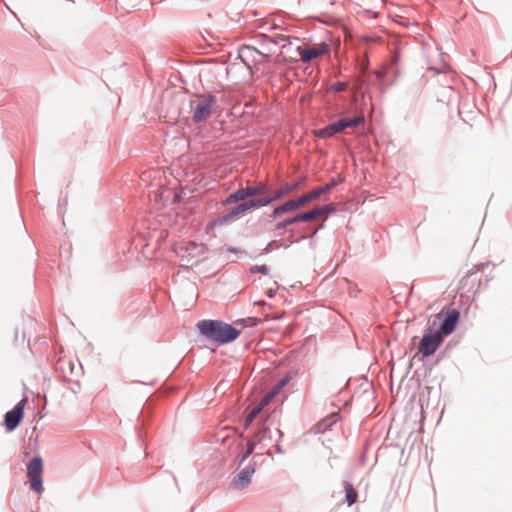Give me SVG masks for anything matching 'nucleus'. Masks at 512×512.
<instances>
[{"instance_id":"obj_23","label":"nucleus","mask_w":512,"mask_h":512,"mask_svg":"<svg viewBox=\"0 0 512 512\" xmlns=\"http://www.w3.org/2000/svg\"><path fill=\"white\" fill-rule=\"evenodd\" d=\"M261 411L262 410L259 409V407L256 405L251 409V411L247 414L246 418L244 419L245 429H248L252 425V423L254 422V420L260 414Z\"/></svg>"},{"instance_id":"obj_6","label":"nucleus","mask_w":512,"mask_h":512,"mask_svg":"<svg viewBox=\"0 0 512 512\" xmlns=\"http://www.w3.org/2000/svg\"><path fill=\"white\" fill-rule=\"evenodd\" d=\"M364 122L365 117L362 114L352 117L340 118L337 121H334L323 128L315 130L314 135L322 139L330 138L344 131L347 128H355L359 125H362L364 124Z\"/></svg>"},{"instance_id":"obj_20","label":"nucleus","mask_w":512,"mask_h":512,"mask_svg":"<svg viewBox=\"0 0 512 512\" xmlns=\"http://www.w3.org/2000/svg\"><path fill=\"white\" fill-rule=\"evenodd\" d=\"M255 447L256 441L249 439L247 441L246 450H244V452L237 459L238 466L242 465L249 458V456L253 454Z\"/></svg>"},{"instance_id":"obj_43","label":"nucleus","mask_w":512,"mask_h":512,"mask_svg":"<svg viewBox=\"0 0 512 512\" xmlns=\"http://www.w3.org/2000/svg\"><path fill=\"white\" fill-rule=\"evenodd\" d=\"M25 339H26V335H25V333L23 332V333H22V340H21V341H22V342H24V341H25Z\"/></svg>"},{"instance_id":"obj_18","label":"nucleus","mask_w":512,"mask_h":512,"mask_svg":"<svg viewBox=\"0 0 512 512\" xmlns=\"http://www.w3.org/2000/svg\"><path fill=\"white\" fill-rule=\"evenodd\" d=\"M344 490H345V501L348 506H352L358 498V492L349 482H344Z\"/></svg>"},{"instance_id":"obj_8","label":"nucleus","mask_w":512,"mask_h":512,"mask_svg":"<svg viewBox=\"0 0 512 512\" xmlns=\"http://www.w3.org/2000/svg\"><path fill=\"white\" fill-rule=\"evenodd\" d=\"M27 478L30 484V488L35 491L38 495H41L44 491L43 488V469L44 462L42 457L37 454L34 455L27 463Z\"/></svg>"},{"instance_id":"obj_22","label":"nucleus","mask_w":512,"mask_h":512,"mask_svg":"<svg viewBox=\"0 0 512 512\" xmlns=\"http://www.w3.org/2000/svg\"><path fill=\"white\" fill-rule=\"evenodd\" d=\"M290 381V373L283 376L274 386L269 390L276 396Z\"/></svg>"},{"instance_id":"obj_36","label":"nucleus","mask_w":512,"mask_h":512,"mask_svg":"<svg viewBox=\"0 0 512 512\" xmlns=\"http://www.w3.org/2000/svg\"><path fill=\"white\" fill-rule=\"evenodd\" d=\"M278 287L276 289H268L265 294L268 298H273L276 294V291H277Z\"/></svg>"},{"instance_id":"obj_7","label":"nucleus","mask_w":512,"mask_h":512,"mask_svg":"<svg viewBox=\"0 0 512 512\" xmlns=\"http://www.w3.org/2000/svg\"><path fill=\"white\" fill-rule=\"evenodd\" d=\"M460 320V312L455 308L441 310L431 324H436V330L444 338L452 334Z\"/></svg>"},{"instance_id":"obj_5","label":"nucleus","mask_w":512,"mask_h":512,"mask_svg":"<svg viewBox=\"0 0 512 512\" xmlns=\"http://www.w3.org/2000/svg\"><path fill=\"white\" fill-rule=\"evenodd\" d=\"M196 100L190 101V106L193 110L192 121L199 124L208 119L211 115L213 108L217 104V97L212 93L195 94Z\"/></svg>"},{"instance_id":"obj_16","label":"nucleus","mask_w":512,"mask_h":512,"mask_svg":"<svg viewBox=\"0 0 512 512\" xmlns=\"http://www.w3.org/2000/svg\"><path fill=\"white\" fill-rule=\"evenodd\" d=\"M258 38L259 44L264 48H267L269 44L278 45L287 40L284 35L269 36L266 34H260Z\"/></svg>"},{"instance_id":"obj_2","label":"nucleus","mask_w":512,"mask_h":512,"mask_svg":"<svg viewBox=\"0 0 512 512\" xmlns=\"http://www.w3.org/2000/svg\"><path fill=\"white\" fill-rule=\"evenodd\" d=\"M344 181V178L339 177L333 178L330 182L323 186H319L311 190L310 192L298 197L296 199L288 200L281 205L275 207L272 212L268 215V219H276L281 215L294 211L305 204L317 200L321 195L329 193L331 190L336 188Z\"/></svg>"},{"instance_id":"obj_21","label":"nucleus","mask_w":512,"mask_h":512,"mask_svg":"<svg viewBox=\"0 0 512 512\" xmlns=\"http://www.w3.org/2000/svg\"><path fill=\"white\" fill-rule=\"evenodd\" d=\"M398 60H399V55L396 54V55H393L392 57V61H391V65L389 68H387L386 71H379L377 73V78L379 80H383V78L389 74V73H393L395 76L397 75V71H396V65L398 64Z\"/></svg>"},{"instance_id":"obj_37","label":"nucleus","mask_w":512,"mask_h":512,"mask_svg":"<svg viewBox=\"0 0 512 512\" xmlns=\"http://www.w3.org/2000/svg\"><path fill=\"white\" fill-rule=\"evenodd\" d=\"M419 357H420V354H418V352H417L416 354H414V355H413V357L409 360V366H408V368H409V369H411V368H412L414 359H415V358H418V359H419Z\"/></svg>"},{"instance_id":"obj_3","label":"nucleus","mask_w":512,"mask_h":512,"mask_svg":"<svg viewBox=\"0 0 512 512\" xmlns=\"http://www.w3.org/2000/svg\"><path fill=\"white\" fill-rule=\"evenodd\" d=\"M336 213V208L330 204H325L321 206H317L311 210L304 211L294 215L293 217L286 218L282 221H279L275 224V230L286 229L288 226L300 223V222H308L316 217H323V221H326L328 217L332 214Z\"/></svg>"},{"instance_id":"obj_10","label":"nucleus","mask_w":512,"mask_h":512,"mask_svg":"<svg viewBox=\"0 0 512 512\" xmlns=\"http://www.w3.org/2000/svg\"><path fill=\"white\" fill-rule=\"evenodd\" d=\"M268 190L269 186L264 183H258L254 186H245L229 194L224 200V204L243 202L247 200L246 198L248 197L265 194Z\"/></svg>"},{"instance_id":"obj_42","label":"nucleus","mask_w":512,"mask_h":512,"mask_svg":"<svg viewBox=\"0 0 512 512\" xmlns=\"http://www.w3.org/2000/svg\"><path fill=\"white\" fill-rule=\"evenodd\" d=\"M264 304H265V301H263V300L254 302V305H264Z\"/></svg>"},{"instance_id":"obj_41","label":"nucleus","mask_w":512,"mask_h":512,"mask_svg":"<svg viewBox=\"0 0 512 512\" xmlns=\"http://www.w3.org/2000/svg\"><path fill=\"white\" fill-rule=\"evenodd\" d=\"M288 233L290 234V236L292 237L294 234H295V229L291 228V229H288Z\"/></svg>"},{"instance_id":"obj_30","label":"nucleus","mask_w":512,"mask_h":512,"mask_svg":"<svg viewBox=\"0 0 512 512\" xmlns=\"http://www.w3.org/2000/svg\"><path fill=\"white\" fill-rule=\"evenodd\" d=\"M232 214L234 215V218L239 217L240 215H243L246 213V209L244 207L243 202H238L235 207H233L231 210Z\"/></svg>"},{"instance_id":"obj_31","label":"nucleus","mask_w":512,"mask_h":512,"mask_svg":"<svg viewBox=\"0 0 512 512\" xmlns=\"http://www.w3.org/2000/svg\"><path fill=\"white\" fill-rule=\"evenodd\" d=\"M281 247V244L277 241V240H272L270 241L263 249V254H269L271 253L274 249L276 248H280Z\"/></svg>"},{"instance_id":"obj_4","label":"nucleus","mask_w":512,"mask_h":512,"mask_svg":"<svg viewBox=\"0 0 512 512\" xmlns=\"http://www.w3.org/2000/svg\"><path fill=\"white\" fill-rule=\"evenodd\" d=\"M435 326L436 324H430L419 341L418 354L421 361L434 355L445 340Z\"/></svg>"},{"instance_id":"obj_15","label":"nucleus","mask_w":512,"mask_h":512,"mask_svg":"<svg viewBox=\"0 0 512 512\" xmlns=\"http://www.w3.org/2000/svg\"><path fill=\"white\" fill-rule=\"evenodd\" d=\"M339 413H331L321 419L316 425H315V432L316 433H325L326 431L330 430L338 420H340Z\"/></svg>"},{"instance_id":"obj_13","label":"nucleus","mask_w":512,"mask_h":512,"mask_svg":"<svg viewBox=\"0 0 512 512\" xmlns=\"http://www.w3.org/2000/svg\"><path fill=\"white\" fill-rule=\"evenodd\" d=\"M255 54L261 55L267 61L269 60V56L268 55L261 53L259 50L255 49V48H253L251 46L244 45V46H242L239 49V58L244 63V65L247 66V67H249V65H250L249 62L250 61L253 62L254 64H256V61H255V58H254Z\"/></svg>"},{"instance_id":"obj_26","label":"nucleus","mask_w":512,"mask_h":512,"mask_svg":"<svg viewBox=\"0 0 512 512\" xmlns=\"http://www.w3.org/2000/svg\"><path fill=\"white\" fill-rule=\"evenodd\" d=\"M274 394L271 393V391H268L260 400L259 403L256 404V406L259 407V409L263 410L267 405L271 403V401L275 398Z\"/></svg>"},{"instance_id":"obj_40","label":"nucleus","mask_w":512,"mask_h":512,"mask_svg":"<svg viewBox=\"0 0 512 512\" xmlns=\"http://www.w3.org/2000/svg\"><path fill=\"white\" fill-rule=\"evenodd\" d=\"M14 342L17 344L19 342V335H18V330L15 331V335H14Z\"/></svg>"},{"instance_id":"obj_34","label":"nucleus","mask_w":512,"mask_h":512,"mask_svg":"<svg viewBox=\"0 0 512 512\" xmlns=\"http://www.w3.org/2000/svg\"><path fill=\"white\" fill-rule=\"evenodd\" d=\"M286 41L282 42V48L287 50L288 52L292 49V43H291V40H299L298 37H287L286 36Z\"/></svg>"},{"instance_id":"obj_28","label":"nucleus","mask_w":512,"mask_h":512,"mask_svg":"<svg viewBox=\"0 0 512 512\" xmlns=\"http://www.w3.org/2000/svg\"><path fill=\"white\" fill-rule=\"evenodd\" d=\"M249 273L250 274L261 273L263 275H267V274H269V268L265 264H263V265H254V266H251L249 268Z\"/></svg>"},{"instance_id":"obj_39","label":"nucleus","mask_w":512,"mask_h":512,"mask_svg":"<svg viewBox=\"0 0 512 512\" xmlns=\"http://www.w3.org/2000/svg\"><path fill=\"white\" fill-rule=\"evenodd\" d=\"M180 200H181V195L176 193V194L174 195L173 202H174V203H177V202H179Z\"/></svg>"},{"instance_id":"obj_33","label":"nucleus","mask_w":512,"mask_h":512,"mask_svg":"<svg viewBox=\"0 0 512 512\" xmlns=\"http://www.w3.org/2000/svg\"><path fill=\"white\" fill-rule=\"evenodd\" d=\"M277 433H278V440L277 442L275 443V451L279 454H283L284 453V450L282 449L281 445H280V440L281 438L283 437V432L277 428Z\"/></svg>"},{"instance_id":"obj_35","label":"nucleus","mask_w":512,"mask_h":512,"mask_svg":"<svg viewBox=\"0 0 512 512\" xmlns=\"http://www.w3.org/2000/svg\"><path fill=\"white\" fill-rule=\"evenodd\" d=\"M306 239H309L308 234H307V232H303L297 239H295L294 241H291L290 244L298 243V242L304 241Z\"/></svg>"},{"instance_id":"obj_19","label":"nucleus","mask_w":512,"mask_h":512,"mask_svg":"<svg viewBox=\"0 0 512 512\" xmlns=\"http://www.w3.org/2000/svg\"><path fill=\"white\" fill-rule=\"evenodd\" d=\"M302 181H303V179H299L291 184L285 185L281 189L274 191L277 199H280V198L286 196L287 194L291 193L292 191L298 189L300 187Z\"/></svg>"},{"instance_id":"obj_32","label":"nucleus","mask_w":512,"mask_h":512,"mask_svg":"<svg viewBox=\"0 0 512 512\" xmlns=\"http://www.w3.org/2000/svg\"><path fill=\"white\" fill-rule=\"evenodd\" d=\"M243 204L246 209V212L249 211L250 209L260 208L258 199H256V198H251V199L245 200V201H243Z\"/></svg>"},{"instance_id":"obj_27","label":"nucleus","mask_w":512,"mask_h":512,"mask_svg":"<svg viewBox=\"0 0 512 512\" xmlns=\"http://www.w3.org/2000/svg\"><path fill=\"white\" fill-rule=\"evenodd\" d=\"M324 222L325 221H323L319 226H317L315 228H310V227L307 228V234L309 237V245L311 247L313 246V238L316 236V234L318 233L319 230L324 228Z\"/></svg>"},{"instance_id":"obj_17","label":"nucleus","mask_w":512,"mask_h":512,"mask_svg":"<svg viewBox=\"0 0 512 512\" xmlns=\"http://www.w3.org/2000/svg\"><path fill=\"white\" fill-rule=\"evenodd\" d=\"M261 322H262L261 318L247 317V318L237 319V320L233 321V325L242 331L244 328L256 327Z\"/></svg>"},{"instance_id":"obj_24","label":"nucleus","mask_w":512,"mask_h":512,"mask_svg":"<svg viewBox=\"0 0 512 512\" xmlns=\"http://www.w3.org/2000/svg\"><path fill=\"white\" fill-rule=\"evenodd\" d=\"M232 219H234V215L232 214L231 211H229L228 213L215 218L213 220V224L215 226H222V225L228 223L229 221H231Z\"/></svg>"},{"instance_id":"obj_14","label":"nucleus","mask_w":512,"mask_h":512,"mask_svg":"<svg viewBox=\"0 0 512 512\" xmlns=\"http://www.w3.org/2000/svg\"><path fill=\"white\" fill-rule=\"evenodd\" d=\"M276 412L270 414L264 421L263 425L261 428H259L255 433H254V438L256 441L258 442H262L266 439L270 440L272 439V434H271V431L269 429V425L274 423L276 421Z\"/></svg>"},{"instance_id":"obj_38","label":"nucleus","mask_w":512,"mask_h":512,"mask_svg":"<svg viewBox=\"0 0 512 512\" xmlns=\"http://www.w3.org/2000/svg\"><path fill=\"white\" fill-rule=\"evenodd\" d=\"M227 251H228V252H231V253H240V252H242L239 248H237V247H232V246H231V247H228V248H227Z\"/></svg>"},{"instance_id":"obj_9","label":"nucleus","mask_w":512,"mask_h":512,"mask_svg":"<svg viewBox=\"0 0 512 512\" xmlns=\"http://www.w3.org/2000/svg\"><path fill=\"white\" fill-rule=\"evenodd\" d=\"M262 453H256L252 456L248 464L233 477L230 485L234 490H243L251 484V478L258 466L257 458H260Z\"/></svg>"},{"instance_id":"obj_1","label":"nucleus","mask_w":512,"mask_h":512,"mask_svg":"<svg viewBox=\"0 0 512 512\" xmlns=\"http://www.w3.org/2000/svg\"><path fill=\"white\" fill-rule=\"evenodd\" d=\"M199 334L212 343L223 346L235 341L241 334V330L223 320L205 319L196 324Z\"/></svg>"},{"instance_id":"obj_12","label":"nucleus","mask_w":512,"mask_h":512,"mask_svg":"<svg viewBox=\"0 0 512 512\" xmlns=\"http://www.w3.org/2000/svg\"><path fill=\"white\" fill-rule=\"evenodd\" d=\"M330 51V45L325 42H321L314 47L301 45L295 48V52L300 56V60L303 64H308L314 59L330 53Z\"/></svg>"},{"instance_id":"obj_25","label":"nucleus","mask_w":512,"mask_h":512,"mask_svg":"<svg viewBox=\"0 0 512 512\" xmlns=\"http://www.w3.org/2000/svg\"><path fill=\"white\" fill-rule=\"evenodd\" d=\"M277 197L275 195V193H271L270 195H267L265 197H262V198H258V203H259V207H266V206H269L270 204H272L273 202L277 201Z\"/></svg>"},{"instance_id":"obj_29","label":"nucleus","mask_w":512,"mask_h":512,"mask_svg":"<svg viewBox=\"0 0 512 512\" xmlns=\"http://www.w3.org/2000/svg\"><path fill=\"white\" fill-rule=\"evenodd\" d=\"M348 89V83L347 82H336V83H333L331 86H330V90L332 92H335V93H340V92H344Z\"/></svg>"},{"instance_id":"obj_11","label":"nucleus","mask_w":512,"mask_h":512,"mask_svg":"<svg viewBox=\"0 0 512 512\" xmlns=\"http://www.w3.org/2000/svg\"><path fill=\"white\" fill-rule=\"evenodd\" d=\"M27 401L28 396L24 393L22 399L11 410L5 413L3 424L7 432L14 431L22 422Z\"/></svg>"}]
</instances>
